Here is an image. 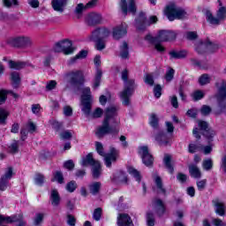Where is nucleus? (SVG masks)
I'll return each mask as SVG.
<instances>
[{
  "label": "nucleus",
  "instance_id": "obj_11",
  "mask_svg": "<svg viewBox=\"0 0 226 226\" xmlns=\"http://www.w3.org/2000/svg\"><path fill=\"white\" fill-rule=\"evenodd\" d=\"M198 126L200 128V131L201 132L202 135L208 139V140H211L213 137H215V131L211 130L209 128V124L206 121L199 120L198 121Z\"/></svg>",
  "mask_w": 226,
  "mask_h": 226
},
{
  "label": "nucleus",
  "instance_id": "obj_26",
  "mask_svg": "<svg viewBox=\"0 0 226 226\" xmlns=\"http://www.w3.org/2000/svg\"><path fill=\"white\" fill-rule=\"evenodd\" d=\"M155 213L158 216H163L165 215V205L162 200H155L154 201Z\"/></svg>",
  "mask_w": 226,
  "mask_h": 226
},
{
  "label": "nucleus",
  "instance_id": "obj_55",
  "mask_svg": "<svg viewBox=\"0 0 226 226\" xmlns=\"http://www.w3.org/2000/svg\"><path fill=\"white\" fill-rule=\"evenodd\" d=\"M35 185H38L39 186H41L43 183H45V177L41 174H37L34 178Z\"/></svg>",
  "mask_w": 226,
  "mask_h": 226
},
{
  "label": "nucleus",
  "instance_id": "obj_33",
  "mask_svg": "<svg viewBox=\"0 0 226 226\" xmlns=\"http://www.w3.org/2000/svg\"><path fill=\"white\" fill-rule=\"evenodd\" d=\"M120 57L122 59H128L130 57V51L128 50V43L124 41L120 46Z\"/></svg>",
  "mask_w": 226,
  "mask_h": 226
},
{
  "label": "nucleus",
  "instance_id": "obj_61",
  "mask_svg": "<svg viewBox=\"0 0 226 226\" xmlns=\"http://www.w3.org/2000/svg\"><path fill=\"white\" fill-rule=\"evenodd\" d=\"M211 107L207 105H203L200 109L202 116H209V114H211Z\"/></svg>",
  "mask_w": 226,
  "mask_h": 226
},
{
  "label": "nucleus",
  "instance_id": "obj_52",
  "mask_svg": "<svg viewBox=\"0 0 226 226\" xmlns=\"http://www.w3.org/2000/svg\"><path fill=\"white\" fill-rule=\"evenodd\" d=\"M4 6L11 8V6H19V0H3Z\"/></svg>",
  "mask_w": 226,
  "mask_h": 226
},
{
  "label": "nucleus",
  "instance_id": "obj_37",
  "mask_svg": "<svg viewBox=\"0 0 226 226\" xmlns=\"http://www.w3.org/2000/svg\"><path fill=\"white\" fill-rule=\"evenodd\" d=\"M102 75H103V72H102V69L97 68L95 77L94 79V89H96L97 87H100V83L102 82Z\"/></svg>",
  "mask_w": 226,
  "mask_h": 226
},
{
  "label": "nucleus",
  "instance_id": "obj_13",
  "mask_svg": "<svg viewBox=\"0 0 226 226\" xmlns=\"http://www.w3.org/2000/svg\"><path fill=\"white\" fill-rule=\"evenodd\" d=\"M120 8L124 16L128 15V11H131V13H135L137 11L135 0H128V3H126V0H121Z\"/></svg>",
  "mask_w": 226,
  "mask_h": 226
},
{
  "label": "nucleus",
  "instance_id": "obj_31",
  "mask_svg": "<svg viewBox=\"0 0 226 226\" xmlns=\"http://www.w3.org/2000/svg\"><path fill=\"white\" fill-rule=\"evenodd\" d=\"M217 3H219V9L216 13V17H218L219 20H225L226 19V7L223 6V4H222V0H218Z\"/></svg>",
  "mask_w": 226,
  "mask_h": 226
},
{
  "label": "nucleus",
  "instance_id": "obj_10",
  "mask_svg": "<svg viewBox=\"0 0 226 226\" xmlns=\"http://www.w3.org/2000/svg\"><path fill=\"white\" fill-rule=\"evenodd\" d=\"M139 154H140L142 162L146 167H153L154 158H153V155L149 153V148L147 147H140Z\"/></svg>",
  "mask_w": 226,
  "mask_h": 226
},
{
  "label": "nucleus",
  "instance_id": "obj_50",
  "mask_svg": "<svg viewBox=\"0 0 226 226\" xmlns=\"http://www.w3.org/2000/svg\"><path fill=\"white\" fill-rule=\"evenodd\" d=\"M66 190L67 192H69L70 193H73V192H75V190H77V182L75 181H71L66 185Z\"/></svg>",
  "mask_w": 226,
  "mask_h": 226
},
{
  "label": "nucleus",
  "instance_id": "obj_14",
  "mask_svg": "<svg viewBox=\"0 0 226 226\" xmlns=\"http://www.w3.org/2000/svg\"><path fill=\"white\" fill-rule=\"evenodd\" d=\"M177 34L172 30H161L157 35L158 41H173L176 40Z\"/></svg>",
  "mask_w": 226,
  "mask_h": 226
},
{
  "label": "nucleus",
  "instance_id": "obj_28",
  "mask_svg": "<svg viewBox=\"0 0 226 226\" xmlns=\"http://www.w3.org/2000/svg\"><path fill=\"white\" fill-rule=\"evenodd\" d=\"M207 22H209L212 26H220L222 21L218 17H215L210 11H206Z\"/></svg>",
  "mask_w": 226,
  "mask_h": 226
},
{
  "label": "nucleus",
  "instance_id": "obj_36",
  "mask_svg": "<svg viewBox=\"0 0 226 226\" xmlns=\"http://www.w3.org/2000/svg\"><path fill=\"white\" fill-rule=\"evenodd\" d=\"M11 79L12 82V87L14 89H17L19 86H20V74L17 72H13L11 73Z\"/></svg>",
  "mask_w": 226,
  "mask_h": 226
},
{
  "label": "nucleus",
  "instance_id": "obj_23",
  "mask_svg": "<svg viewBox=\"0 0 226 226\" xmlns=\"http://www.w3.org/2000/svg\"><path fill=\"white\" fill-rule=\"evenodd\" d=\"M212 204L215 207L216 215H219V216H225V204L223 202L220 201L219 199H215L212 200Z\"/></svg>",
  "mask_w": 226,
  "mask_h": 226
},
{
  "label": "nucleus",
  "instance_id": "obj_51",
  "mask_svg": "<svg viewBox=\"0 0 226 226\" xmlns=\"http://www.w3.org/2000/svg\"><path fill=\"white\" fill-rule=\"evenodd\" d=\"M147 226H154V214L151 212L147 213Z\"/></svg>",
  "mask_w": 226,
  "mask_h": 226
},
{
  "label": "nucleus",
  "instance_id": "obj_41",
  "mask_svg": "<svg viewBox=\"0 0 226 226\" xmlns=\"http://www.w3.org/2000/svg\"><path fill=\"white\" fill-rule=\"evenodd\" d=\"M195 50L198 52V54H204V52H207V41L199 43Z\"/></svg>",
  "mask_w": 226,
  "mask_h": 226
},
{
  "label": "nucleus",
  "instance_id": "obj_49",
  "mask_svg": "<svg viewBox=\"0 0 226 226\" xmlns=\"http://www.w3.org/2000/svg\"><path fill=\"white\" fill-rule=\"evenodd\" d=\"M202 167L204 170H211L213 169V160L206 159L202 162Z\"/></svg>",
  "mask_w": 226,
  "mask_h": 226
},
{
  "label": "nucleus",
  "instance_id": "obj_21",
  "mask_svg": "<svg viewBox=\"0 0 226 226\" xmlns=\"http://www.w3.org/2000/svg\"><path fill=\"white\" fill-rule=\"evenodd\" d=\"M155 140L159 146H169L170 144V138L165 132H159L155 135Z\"/></svg>",
  "mask_w": 226,
  "mask_h": 226
},
{
  "label": "nucleus",
  "instance_id": "obj_34",
  "mask_svg": "<svg viewBox=\"0 0 226 226\" xmlns=\"http://www.w3.org/2000/svg\"><path fill=\"white\" fill-rule=\"evenodd\" d=\"M92 176L94 179H98L100 176H102V164L99 162H95L94 166H92Z\"/></svg>",
  "mask_w": 226,
  "mask_h": 226
},
{
  "label": "nucleus",
  "instance_id": "obj_18",
  "mask_svg": "<svg viewBox=\"0 0 226 226\" xmlns=\"http://www.w3.org/2000/svg\"><path fill=\"white\" fill-rule=\"evenodd\" d=\"M13 45L14 47H32L33 46V40L31 37L27 36H19L13 39Z\"/></svg>",
  "mask_w": 226,
  "mask_h": 226
},
{
  "label": "nucleus",
  "instance_id": "obj_7",
  "mask_svg": "<svg viewBox=\"0 0 226 226\" xmlns=\"http://www.w3.org/2000/svg\"><path fill=\"white\" fill-rule=\"evenodd\" d=\"M158 22V18L156 16H151L149 20L146 18L144 12H140L138 19H136V27L139 31H144L151 24H156Z\"/></svg>",
  "mask_w": 226,
  "mask_h": 226
},
{
  "label": "nucleus",
  "instance_id": "obj_39",
  "mask_svg": "<svg viewBox=\"0 0 226 226\" xmlns=\"http://www.w3.org/2000/svg\"><path fill=\"white\" fill-rule=\"evenodd\" d=\"M202 145L197 143H191L188 146V152L193 154V153H197V151H202Z\"/></svg>",
  "mask_w": 226,
  "mask_h": 226
},
{
  "label": "nucleus",
  "instance_id": "obj_47",
  "mask_svg": "<svg viewBox=\"0 0 226 226\" xmlns=\"http://www.w3.org/2000/svg\"><path fill=\"white\" fill-rule=\"evenodd\" d=\"M207 49H208V52H215V50H218V49H220V46H218L217 43L212 42L209 41V39H207Z\"/></svg>",
  "mask_w": 226,
  "mask_h": 226
},
{
  "label": "nucleus",
  "instance_id": "obj_16",
  "mask_svg": "<svg viewBox=\"0 0 226 226\" xmlns=\"http://www.w3.org/2000/svg\"><path fill=\"white\" fill-rule=\"evenodd\" d=\"M110 35V30L109 28L101 27L95 29L91 35V40H105Z\"/></svg>",
  "mask_w": 226,
  "mask_h": 226
},
{
  "label": "nucleus",
  "instance_id": "obj_27",
  "mask_svg": "<svg viewBox=\"0 0 226 226\" xmlns=\"http://www.w3.org/2000/svg\"><path fill=\"white\" fill-rule=\"evenodd\" d=\"M99 162L94 160L93 158V154H88L85 158L82 159L81 161V165L82 167H87V165H91V167L96 165Z\"/></svg>",
  "mask_w": 226,
  "mask_h": 226
},
{
  "label": "nucleus",
  "instance_id": "obj_9",
  "mask_svg": "<svg viewBox=\"0 0 226 226\" xmlns=\"http://www.w3.org/2000/svg\"><path fill=\"white\" fill-rule=\"evenodd\" d=\"M72 41L64 40L60 42H57L54 47L55 52H64L65 56H69V54H73Z\"/></svg>",
  "mask_w": 226,
  "mask_h": 226
},
{
  "label": "nucleus",
  "instance_id": "obj_1",
  "mask_svg": "<svg viewBox=\"0 0 226 226\" xmlns=\"http://www.w3.org/2000/svg\"><path fill=\"white\" fill-rule=\"evenodd\" d=\"M122 80H124V90L120 93V98L123 105H130V98L135 91V79H128V70L122 72Z\"/></svg>",
  "mask_w": 226,
  "mask_h": 226
},
{
  "label": "nucleus",
  "instance_id": "obj_64",
  "mask_svg": "<svg viewBox=\"0 0 226 226\" xmlns=\"http://www.w3.org/2000/svg\"><path fill=\"white\" fill-rule=\"evenodd\" d=\"M154 94L155 98H160V96H162V86L156 85L154 87Z\"/></svg>",
  "mask_w": 226,
  "mask_h": 226
},
{
  "label": "nucleus",
  "instance_id": "obj_62",
  "mask_svg": "<svg viewBox=\"0 0 226 226\" xmlns=\"http://www.w3.org/2000/svg\"><path fill=\"white\" fill-rule=\"evenodd\" d=\"M60 137L64 140H70V139H72V137H73V135L72 134V132L70 131H65V132L60 133Z\"/></svg>",
  "mask_w": 226,
  "mask_h": 226
},
{
  "label": "nucleus",
  "instance_id": "obj_42",
  "mask_svg": "<svg viewBox=\"0 0 226 226\" xmlns=\"http://www.w3.org/2000/svg\"><path fill=\"white\" fill-rule=\"evenodd\" d=\"M206 94L202 90H196L192 94V98L193 102H199V100H202Z\"/></svg>",
  "mask_w": 226,
  "mask_h": 226
},
{
  "label": "nucleus",
  "instance_id": "obj_45",
  "mask_svg": "<svg viewBox=\"0 0 226 226\" xmlns=\"http://www.w3.org/2000/svg\"><path fill=\"white\" fill-rule=\"evenodd\" d=\"M10 116V112L4 109L0 108V124H4L6 123V119Z\"/></svg>",
  "mask_w": 226,
  "mask_h": 226
},
{
  "label": "nucleus",
  "instance_id": "obj_57",
  "mask_svg": "<svg viewBox=\"0 0 226 226\" xmlns=\"http://www.w3.org/2000/svg\"><path fill=\"white\" fill-rule=\"evenodd\" d=\"M11 153H19V141L14 140L9 147Z\"/></svg>",
  "mask_w": 226,
  "mask_h": 226
},
{
  "label": "nucleus",
  "instance_id": "obj_48",
  "mask_svg": "<svg viewBox=\"0 0 226 226\" xmlns=\"http://www.w3.org/2000/svg\"><path fill=\"white\" fill-rule=\"evenodd\" d=\"M87 56V50H81L78 55L71 59V64H73L77 61V59H84V57Z\"/></svg>",
  "mask_w": 226,
  "mask_h": 226
},
{
  "label": "nucleus",
  "instance_id": "obj_29",
  "mask_svg": "<svg viewBox=\"0 0 226 226\" xmlns=\"http://www.w3.org/2000/svg\"><path fill=\"white\" fill-rule=\"evenodd\" d=\"M189 174L192 177H195L196 179L201 177L202 173H200V169L197 167L195 164L189 165Z\"/></svg>",
  "mask_w": 226,
  "mask_h": 226
},
{
  "label": "nucleus",
  "instance_id": "obj_43",
  "mask_svg": "<svg viewBox=\"0 0 226 226\" xmlns=\"http://www.w3.org/2000/svg\"><path fill=\"white\" fill-rule=\"evenodd\" d=\"M52 181H57L59 183V185H63L64 183V177L63 176V172L56 171L53 174Z\"/></svg>",
  "mask_w": 226,
  "mask_h": 226
},
{
  "label": "nucleus",
  "instance_id": "obj_60",
  "mask_svg": "<svg viewBox=\"0 0 226 226\" xmlns=\"http://www.w3.org/2000/svg\"><path fill=\"white\" fill-rule=\"evenodd\" d=\"M42 222H43V214H36L34 219V224L35 226H38V225H41Z\"/></svg>",
  "mask_w": 226,
  "mask_h": 226
},
{
  "label": "nucleus",
  "instance_id": "obj_15",
  "mask_svg": "<svg viewBox=\"0 0 226 226\" xmlns=\"http://www.w3.org/2000/svg\"><path fill=\"white\" fill-rule=\"evenodd\" d=\"M103 17L98 12H90L86 17V22L87 26H98L102 24Z\"/></svg>",
  "mask_w": 226,
  "mask_h": 226
},
{
  "label": "nucleus",
  "instance_id": "obj_30",
  "mask_svg": "<svg viewBox=\"0 0 226 226\" xmlns=\"http://www.w3.org/2000/svg\"><path fill=\"white\" fill-rule=\"evenodd\" d=\"M89 192L92 195H98L100 193V190L102 188L101 182H93L88 185Z\"/></svg>",
  "mask_w": 226,
  "mask_h": 226
},
{
  "label": "nucleus",
  "instance_id": "obj_59",
  "mask_svg": "<svg viewBox=\"0 0 226 226\" xmlns=\"http://www.w3.org/2000/svg\"><path fill=\"white\" fill-rule=\"evenodd\" d=\"M206 185H207V180L203 179L197 182V188L200 192H202L206 189Z\"/></svg>",
  "mask_w": 226,
  "mask_h": 226
},
{
  "label": "nucleus",
  "instance_id": "obj_17",
  "mask_svg": "<svg viewBox=\"0 0 226 226\" xmlns=\"http://www.w3.org/2000/svg\"><path fill=\"white\" fill-rule=\"evenodd\" d=\"M13 222H19L18 226H26V222H24V219L21 215H19L17 216H4L0 215V225L2 223H13Z\"/></svg>",
  "mask_w": 226,
  "mask_h": 226
},
{
  "label": "nucleus",
  "instance_id": "obj_54",
  "mask_svg": "<svg viewBox=\"0 0 226 226\" xmlns=\"http://www.w3.org/2000/svg\"><path fill=\"white\" fill-rule=\"evenodd\" d=\"M155 185L162 193H165V188H163V184L162 183V178L160 177H155Z\"/></svg>",
  "mask_w": 226,
  "mask_h": 226
},
{
  "label": "nucleus",
  "instance_id": "obj_5",
  "mask_svg": "<svg viewBox=\"0 0 226 226\" xmlns=\"http://www.w3.org/2000/svg\"><path fill=\"white\" fill-rule=\"evenodd\" d=\"M93 105V96L91 95V88L86 87L82 89L81 95V110L85 116H91V107Z\"/></svg>",
  "mask_w": 226,
  "mask_h": 226
},
{
  "label": "nucleus",
  "instance_id": "obj_63",
  "mask_svg": "<svg viewBox=\"0 0 226 226\" xmlns=\"http://www.w3.org/2000/svg\"><path fill=\"white\" fill-rule=\"evenodd\" d=\"M174 73H175L174 69H170L166 72L165 79H166L167 82H170L172 80V79H174Z\"/></svg>",
  "mask_w": 226,
  "mask_h": 226
},
{
  "label": "nucleus",
  "instance_id": "obj_40",
  "mask_svg": "<svg viewBox=\"0 0 226 226\" xmlns=\"http://www.w3.org/2000/svg\"><path fill=\"white\" fill-rule=\"evenodd\" d=\"M210 83H211V77L207 73L202 74L199 78L200 86H207V84H210Z\"/></svg>",
  "mask_w": 226,
  "mask_h": 226
},
{
  "label": "nucleus",
  "instance_id": "obj_32",
  "mask_svg": "<svg viewBox=\"0 0 226 226\" xmlns=\"http://www.w3.org/2000/svg\"><path fill=\"white\" fill-rule=\"evenodd\" d=\"M170 56L172 59H185V57L188 56V52L186 50H181V51L172 50L170 52Z\"/></svg>",
  "mask_w": 226,
  "mask_h": 226
},
{
  "label": "nucleus",
  "instance_id": "obj_3",
  "mask_svg": "<svg viewBox=\"0 0 226 226\" xmlns=\"http://www.w3.org/2000/svg\"><path fill=\"white\" fill-rule=\"evenodd\" d=\"M95 149L100 156H104L106 167H112V162H116L119 157V151L115 147H111L109 153L105 155L103 145L101 142H95Z\"/></svg>",
  "mask_w": 226,
  "mask_h": 226
},
{
  "label": "nucleus",
  "instance_id": "obj_22",
  "mask_svg": "<svg viewBox=\"0 0 226 226\" xmlns=\"http://www.w3.org/2000/svg\"><path fill=\"white\" fill-rule=\"evenodd\" d=\"M145 40L149 41V43H153L157 52H165V48L161 43H159L158 35L156 37H153L148 34L145 37Z\"/></svg>",
  "mask_w": 226,
  "mask_h": 226
},
{
  "label": "nucleus",
  "instance_id": "obj_4",
  "mask_svg": "<svg viewBox=\"0 0 226 226\" xmlns=\"http://www.w3.org/2000/svg\"><path fill=\"white\" fill-rule=\"evenodd\" d=\"M110 122L102 121V124L98 126L95 131V135L98 139H103L105 135H117L119 128L117 125H110Z\"/></svg>",
  "mask_w": 226,
  "mask_h": 226
},
{
  "label": "nucleus",
  "instance_id": "obj_53",
  "mask_svg": "<svg viewBox=\"0 0 226 226\" xmlns=\"http://www.w3.org/2000/svg\"><path fill=\"white\" fill-rule=\"evenodd\" d=\"M145 84H147L148 86H154V78H153L152 74H146L144 79Z\"/></svg>",
  "mask_w": 226,
  "mask_h": 226
},
{
  "label": "nucleus",
  "instance_id": "obj_25",
  "mask_svg": "<svg viewBox=\"0 0 226 226\" xmlns=\"http://www.w3.org/2000/svg\"><path fill=\"white\" fill-rule=\"evenodd\" d=\"M66 3H68V0H52L51 4L55 11L63 13V11H64V6Z\"/></svg>",
  "mask_w": 226,
  "mask_h": 226
},
{
  "label": "nucleus",
  "instance_id": "obj_19",
  "mask_svg": "<svg viewBox=\"0 0 226 226\" xmlns=\"http://www.w3.org/2000/svg\"><path fill=\"white\" fill-rule=\"evenodd\" d=\"M126 23H122L120 26H116L113 28V38L114 40H121L123 36H125V34L128 33L126 31L127 29Z\"/></svg>",
  "mask_w": 226,
  "mask_h": 226
},
{
  "label": "nucleus",
  "instance_id": "obj_38",
  "mask_svg": "<svg viewBox=\"0 0 226 226\" xmlns=\"http://www.w3.org/2000/svg\"><path fill=\"white\" fill-rule=\"evenodd\" d=\"M9 67L13 70H22L26 68V63L24 62H15L13 60L9 61Z\"/></svg>",
  "mask_w": 226,
  "mask_h": 226
},
{
  "label": "nucleus",
  "instance_id": "obj_2",
  "mask_svg": "<svg viewBox=\"0 0 226 226\" xmlns=\"http://www.w3.org/2000/svg\"><path fill=\"white\" fill-rule=\"evenodd\" d=\"M63 80L72 87H79V86H83L84 82H86L84 72L80 70H72L65 72L63 76Z\"/></svg>",
  "mask_w": 226,
  "mask_h": 226
},
{
  "label": "nucleus",
  "instance_id": "obj_35",
  "mask_svg": "<svg viewBox=\"0 0 226 226\" xmlns=\"http://www.w3.org/2000/svg\"><path fill=\"white\" fill-rule=\"evenodd\" d=\"M163 163L170 174H174V166H172V157L170 155H165L163 158Z\"/></svg>",
  "mask_w": 226,
  "mask_h": 226
},
{
  "label": "nucleus",
  "instance_id": "obj_20",
  "mask_svg": "<svg viewBox=\"0 0 226 226\" xmlns=\"http://www.w3.org/2000/svg\"><path fill=\"white\" fill-rule=\"evenodd\" d=\"M118 226H135L132 217L128 214H119L117 216Z\"/></svg>",
  "mask_w": 226,
  "mask_h": 226
},
{
  "label": "nucleus",
  "instance_id": "obj_6",
  "mask_svg": "<svg viewBox=\"0 0 226 226\" xmlns=\"http://www.w3.org/2000/svg\"><path fill=\"white\" fill-rule=\"evenodd\" d=\"M166 16L172 22L177 19H185L186 17V11L181 7H177L176 4H171L166 7Z\"/></svg>",
  "mask_w": 226,
  "mask_h": 226
},
{
  "label": "nucleus",
  "instance_id": "obj_24",
  "mask_svg": "<svg viewBox=\"0 0 226 226\" xmlns=\"http://www.w3.org/2000/svg\"><path fill=\"white\" fill-rule=\"evenodd\" d=\"M49 200L53 207H59V205L61 204V196L59 195V192H57V190H51Z\"/></svg>",
  "mask_w": 226,
  "mask_h": 226
},
{
  "label": "nucleus",
  "instance_id": "obj_56",
  "mask_svg": "<svg viewBox=\"0 0 226 226\" xmlns=\"http://www.w3.org/2000/svg\"><path fill=\"white\" fill-rule=\"evenodd\" d=\"M150 124L153 128H158V117L155 114L150 116Z\"/></svg>",
  "mask_w": 226,
  "mask_h": 226
},
{
  "label": "nucleus",
  "instance_id": "obj_46",
  "mask_svg": "<svg viewBox=\"0 0 226 226\" xmlns=\"http://www.w3.org/2000/svg\"><path fill=\"white\" fill-rule=\"evenodd\" d=\"M95 41V49L97 50H103L105 49V40L104 39H91Z\"/></svg>",
  "mask_w": 226,
  "mask_h": 226
},
{
  "label": "nucleus",
  "instance_id": "obj_44",
  "mask_svg": "<svg viewBox=\"0 0 226 226\" xmlns=\"http://www.w3.org/2000/svg\"><path fill=\"white\" fill-rule=\"evenodd\" d=\"M128 172L131 174V176H133V177L135 178L136 181H138V183H140L141 177L139 170H135V168L133 167H129Z\"/></svg>",
  "mask_w": 226,
  "mask_h": 226
},
{
  "label": "nucleus",
  "instance_id": "obj_12",
  "mask_svg": "<svg viewBox=\"0 0 226 226\" xmlns=\"http://www.w3.org/2000/svg\"><path fill=\"white\" fill-rule=\"evenodd\" d=\"M13 177V168L9 167L4 175L0 179V190L4 192L10 186V179Z\"/></svg>",
  "mask_w": 226,
  "mask_h": 226
},
{
  "label": "nucleus",
  "instance_id": "obj_58",
  "mask_svg": "<svg viewBox=\"0 0 226 226\" xmlns=\"http://www.w3.org/2000/svg\"><path fill=\"white\" fill-rule=\"evenodd\" d=\"M93 218L95 222H100V218H102V208L98 207L94 211Z\"/></svg>",
  "mask_w": 226,
  "mask_h": 226
},
{
  "label": "nucleus",
  "instance_id": "obj_8",
  "mask_svg": "<svg viewBox=\"0 0 226 226\" xmlns=\"http://www.w3.org/2000/svg\"><path fill=\"white\" fill-rule=\"evenodd\" d=\"M117 110L119 108L117 106H109L105 109L104 121L115 124L117 126L119 124V120L117 119Z\"/></svg>",
  "mask_w": 226,
  "mask_h": 226
}]
</instances>
